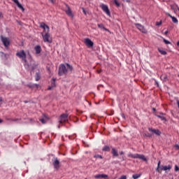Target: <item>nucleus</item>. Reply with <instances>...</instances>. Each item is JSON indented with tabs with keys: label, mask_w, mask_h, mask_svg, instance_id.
<instances>
[{
	"label": "nucleus",
	"mask_w": 179,
	"mask_h": 179,
	"mask_svg": "<svg viewBox=\"0 0 179 179\" xmlns=\"http://www.w3.org/2000/svg\"><path fill=\"white\" fill-rule=\"evenodd\" d=\"M40 27H41V29H43V31L41 33V35L43 37L44 43H48L49 44H51V43H52V38L50 35V27L45 24V23L41 22L40 24Z\"/></svg>",
	"instance_id": "obj_1"
},
{
	"label": "nucleus",
	"mask_w": 179,
	"mask_h": 179,
	"mask_svg": "<svg viewBox=\"0 0 179 179\" xmlns=\"http://www.w3.org/2000/svg\"><path fill=\"white\" fill-rule=\"evenodd\" d=\"M129 157H131V159H140L141 160H143V162H148V159H146V157L143 155H139V154H129L128 155Z\"/></svg>",
	"instance_id": "obj_2"
},
{
	"label": "nucleus",
	"mask_w": 179,
	"mask_h": 179,
	"mask_svg": "<svg viewBox=\"0 0 179 179\" xmlns=\"http://www.w3.org/2000/svg\"><path fill=\"white\" fill-rule=\"evenodd\" d=\"M66 73H68V70L66 69L65 64H60L59 67L58 75L59 76H62V75H66Z\"/></svg>",
	"instance_id": "obj_3"
},
{
	"label": "nucleus",
	"mask_w": 179,
	"mask_h": 179,
	"mask_svg": "<svg viewBox=\"0 0 179 179\" xmlns=\"http://www.w3.org/2000/svg\"><path fill=\"white\" fill-rule=\"evenodd\" d=\"M16 55L18 57V58H20L21 59H22V61L27 62V60H26V52H24V50H21L20 52H17L16 53Z\"/></svg>",
	"instance_id": "obj_4"
},
{
	"label": "nucleus",
	"mask_w": 179,
	"mask_h": 179,
	"mask_svg": "<svg viewBox=\"0 0 179 179\" xmlns=\"http://www.w3.org/2000/svg\"><path fill=\"white\" fill-rule=\"evenodd\" d=\"M24 66L27 69H28V71H30L31 72H33L34 69H37V64L36 63L31 64L30 65L27 64L24 65Z\"/></svg>",
	"instance_id": "obj_5"
},
{
	"label": "nucleus",
	"mask_w": 179,
	"mask_h": 179,
	"mask_svg": "<svg viewBox=\"0 0 179 179\" xmlns=\"http://www.w3.org/2000/svg\"><path fill=\"white\" fill-rule=\"evenodd\" d=\"M59 124H64V122H68V115L64 113L62 114L59 120Z\"/></svg>",
	"instance_id": "obj_6"
},
{
	"label": "nucleus",
	"mask_w": 179,
	"mask_h": 179,
	"mask_svg": "<svg viewBox=\"0 0 179 179\" xmlns=\"http://www.w3.org/2000/svg\"><path fill=\"white\" fill-rule=\"evenodd\" d=\"M101 8L102 10L108 15L111 16V13H110V10L108 9V6L104 3L101 4Z\"/></svg>",
	"instance_id": "obj_7"
},
{
	"label": "nucleus",
	"mask_w": 179,
	"mask_h": 179,
	"mask_svg": "<svg viewBox=\"0 0 179 179\" xmlns=\"http://www.w3.org/2000/svg\"><path fill=\"white\" fill-rule=\"evenodd\" d=\"M1 41L4 46L9 47V45L10 44V41L9 40V38H8L6 37L1 36Z\"/></svg>",
	"instance_id": "obj_8"
},
{
	"label": "nucleus",
	"mask_w": 179,
	"mask_h": 179,
	"mask_svg": "<svg viewBox=\"0 0 179 179\" xmlns=\"http://www.w3.org/2000/svg\"><path fill=\"white\" fill-rule=\"evenodd\" d=\"M136 27L140 31H141V33H144V34H146V33H148V31L146 30V29H145L144 26H142L140 24H136Z\"/></svg>",
	"instance_id": "obj_9"
},
{
	"label": "nucleus",
	"mask_w": 179,
	"mask_h": 179,
	"mask_svg": "<svg viewBox=\"0 0 179 179\" xmlns=\"http://www.w3.org/2000/svg\"><path fill=\"white\" fill-rule=\"evenodd\" d=\"M84 43L85 44V45H87V47H93L94 43L93 41H92V40H90L89 38H87L84 40Z\"/></svg>",
	"instance_id": "obj_10"
},
{
	"label": "nucleus",
	"mask_w": 179,
	"mask_h": 179,
	"mask_svg": "<svg viewBox=\"0 0 179 179\" xmlns=\"http://www.w3.org/2000/svg\"><path fill=\"white\" fill-rule=\"evenodd\" d=\"M148 131H150V132H152V134H155V135H157V136H160V135H162V131H160L159 129H155L149 127Z\"/></svg>",
	"instance_id": "obj_11"
},
{
	"label": "nucleus",
	"mask_w": 179,
	"mask_h": 179,
	"mask_svg": "<svg viewBox=\"0 0 179 179\" xmlns=\"http://www.w3.org/2000/svg\"><path fill=\"white\" fill-rule=\"evenodd\" d=\"M53 166L56 170L59 169V160H58V158H55V160L53 161Z\"/></svg>",
	"instance_id": "obj_12"
},
{
	"label": "nucleus",
	"mask_w": 179,
	"mask_h": 179,
	"mask_svg": "<svg viewBox=\"0 0 179 179\" xmlns=\"http://www.w3.org/2000/svg\"><path fill=\"white\" fill-rule=\"evenodd\" d=\"M94 177L96 179H100V178L107 179V178H108V176L106 174H97V175H95Z\"/></svg>",
	"instance_id": "obj_13"
},
{
	"label": "nucleus",
	"mask_w": 179,
	"mask_h": 179,
	"mask_svg": "<svg viewBox=\"0 0 179 179\" xmlns=\"http://www.w3.org/2000/svg\"><path fill=\"white\" fill-rule=\"evenodd\" d=\"M34 50L36 52V55H38V54H41L42 50H41V46L39 45H37L36 46L34 47Z\"/></svg>",
	"instance_id": "obj_14"
},
{
	"label": "nucleus",
	"mask_w": 179,
	"mask_h": 179,
	"mask_svg": "<svg viewBox=\"0 0 179 179\" xmlns=\"http://www.w3.org/2000/svg\"><path fill=\"white\" fill-rule=\"evenodd\" d=\"M66 13L70 17H73V14L72 13V10H71V8L67 6V10H66Z\"/></svg>",
	"instance_id": "obj_15"
},
{
	"label": "nucleus",
	"mask_w": 179,
	"mask_h": 179,
	"mask_svg": "<svg viewBox=\"0 0 179 179\" xmlns=\"http://www.w3.org/2000/svg\"><path fill=\"white\" fill-rule=\"evenodd\" d=\"M55 80H56V79L55 78H53L52 79L50 86L48 87V90H51V89H52L53 87H55V86H56Z\"/></svg>",
	"instance_id": "obj_16"
},
{
	"label": "nucleus",
	"mask_w": 179,
	"mask_h": 179,
	"mask_svg": "<svg viewBox=\"0 0 179 179\" xmlns=\"http://www.w3.org/2000/svg\"><path fill=\"white\" fill-rule=\"evenodd\" d=\"M160 170L162 171H167V170H171V165L162 166L160 167Z\"/></svg>",
	"instance_id": "obj_17"
},
{
	"label": "nucleus",
	"mask_w": 179,
	"mask_h": 179,
	"mask_svg": "<svg viewBox=\"0 0 179 179\" xmlns=\"http://www.w3.org/2000/svg\"><path fill=\"white\" fill-rule=\"evenodd\" d=\"M111 154L113 155V157H118V150L114 148L111 150Z\"/></svg>",
	"instance_id": "obj_18"
},
{
	"label": "nucleus",
	"mask_w": 179,
	"mask_h": 179,
	"mask_svg": "<svg viewBox=\"0 0 179 179\" xmlns=\"http://www.w3.org/2000/svg\"><path fill=\"white\" fill-rule=\"evenodd\" d=\"M166 15H167V16H169V17H171V19H172V22L173 23H178V20H177L176 18V17H173V16L171 15V14L169 13H166Z\"/></svg>",
	"instance_id": "obj_19"
},
{
	"label": "nucleus",
	"mask_w": 179,
	"mask_h": 179,
	"mask_svg": "<svg viewBox=\"0 0 179 179\" xmlns=\"http://www.w3.org/2000/svg\"><path fill=\"white\" fill-rule=\"evenodd\" d=\"M160 79L162 82H167V80H169V78L166 75H162L160 76Z\"/></svg>",
	"instance_id": "obj_20"
},
{
	"label": "nucleus",
	"mask_w": 179,
	"mask_h": 179,
	"mask_svg": "<svg viewBox=\"0 0 179 179\" xmlns=\"http://www.w3.org/2000/svg\"><path fill=\"white\" fill-rule=\"evenodd\" d=\"M98 27L102 30H105V31H110L108 29L104 27V24H98Z\"/></svg>",
	"instance_id": "obj_21"
},
{
	"label": "nucleus",
	"mask_w": 179,
	"mask_h": 179,
	"mask_svg": "<svg viewBox=\"0 0 179 179\" xmlns=\"http://www.w3.org/2000/svg\"><path fill=\"white\" fill-rule=\"evenodd\" d=\"M1 54V57L3 59H8V57H9V55L8 54H5L2 52H0Z\"/></svg>",
	"instance_id": "obj_22"
},
{
	"label": "nucleus",
	"mask_w": 179,
	"mask_h": 179,
	"mask_svg": "<svg viewBox=\"0 0 179 179\" xmlns=\"http://www.w3.org/2000/svg\"><path fill=\"white\" fill-rule=\"evenodd\" d=\"M103 152H110V146L108 145H105L103 148H102Z\"/></svg>",
	"instance_id": "obj_23"
},
{
	"label": "nucleus",
	"mask_w": 179,
	"mask_h": 179,
	"mask_svg": "<svg viewBox=\"0 0 179 179\" xmlns=\"http://www.w3.org/2000/svg\"><path fill=\"white\" fill-rule=\"evenodd\" d=\"M156 171H157L158 173H162V170L160 169V161H159L157 164Z\"/></svg>",
	"instance_id": "obj_24"
},
{
	"label": "nucleus",
	"mask_w": 179,
	"mask_h": 179,
	"mask_svg": "<svg viewBox=\"0 0 179 179\" xmlns=\"http://www.w3.org/2000/svg\"><path fill=\"white\" fill-rule=\"evenodd\" d=\"M158 51L162 55H167V52H166V50H162V49H158Z\"/></svg>",
	"instance_id": "obj_25"
},
{
	"label": "nucleus",
	"mask_w": 179,
	"mask_h": 179,
	"mask_svg": "<svg viewBox=\"0 0 179 179\" xmlns=\"http://www.w3.org/2000/svg\"><path fill=\"white\" fill-rule=\"evenodd\" d=\"M40 78H41V77H40V73H36V82H38V80H40Z\"/></svg>",
	"instance_id": "obj_26"
},
{
	"label": "nucleus",
	"mask_w": 179,
	"mask_h": 179,
	"mask_svg": "<svg viewBox=\"0 0 179 179\" xmlns=\"http://www.w3.org/2000/svg\"><path fill=\"white\" fill-rule=\"evenodd\" d=\"M139 177H141V174H134V175L132 176V178H133L134 179H138V178H139Z\"/></svg>",
	"instance_id": "obj_27"
},
{
	"label": "nucleus",
	"mask_w": 179,
	"mask_h": 179,
	"mask_svg": "<svg viewBox=\"0 0 179 179\" xmlns=\"http://www.w3.org/2000/svg\"><path fill=\"white\" fill-rule=\"evenodd\" d=\"M157 118H159L160 120H162V121H166V118L164 116L157 115Z\"/></svg>",
	"instance_id": "obj_28"
},
{
	"label": "nucleus",
	"mask_w": 179,
	"mask_h": 179,
	"mask_svg": "<svg viewBox=\"0 0 179 179\" xmlns=\"http://www.w3.org/2000/svg\"><path fill=\"white\" fill-rule=\"evenodd\" d=\"M17 6H18V8L20 9H21V10H22V12H24V8H23V6H22V4H20V3Z\"/></svg>",
	"instance_id": "obj_29"
},
{
	"label": "nucleus",
	"mask_w": 179,
	"mask_h": 179,
	"mask_svg": "<svg viewBox=\"0 0 179 179\" xmlns=\"http://www.w3.org/2000/svg\"><path fill=\"white\" fill-rule=\"evenodd\" d=\"M66 65L68 69H69V71H72V69H73L72 66H71L69 64L66 63Z\"/></svg>",
	"instance_id": "obj_30"
},
{
	"label": "nucleus",
	"mask_w": 179,
	"mask_h": 179,
	"mask_svg": "<svg viewBox=\"0 0 179 179\" xmlns=\"http://www.w3.org/2000/svg\"><path fill=\"white\" fill-rule=\"evenodd\" d=\"M94 157L95 159H103V156H101V155H95L94 156Z\"/></svg>",
	"instance_id": "obj_31"
},
{
	"label": "nucleus",
	"mask_w": 179,
	"mask_h": 179,
	"mask_svg": "<svg viewBox=\"0 0 179 179\" xmlns=\"http://www.w3.org/2000/svg\"><path fill=\"white\" fill-rule=\"evenodd\" d=\"M114 3L116 5V6H120V2L117 0H113Z\"/></svg>",
	"instance_id": "obj_32"
},
{
	"label": "nucleus",
	"mask_w": 179,
	"mask_h": 179,
	"mask_svg": "<svg viewBox=\"0 0 179 179\" xmlns=\"http://www.w3.org/2000/svg\"><path fill=\"white\" fill-rule=\"evenodd\" d=\"M163 41H164V43H165L166 44H171V43H170V41H167V40H166V39H163Z\"/></svg>",
	"instance_id": "obj_33"
},
{
	"label": "nucleus",
	"mask_w": 179,
	"mask_h": 179,
	"mask_svg": "<svg viewBox=\"0 0 179 179\" xmlns=\"http://www.w3.org/2000/svg\"><path fill=\"white\" fill-rule=\"evenodd\" d=\"M33 87H36V89H38V87H40V85H38V84H34L33 85Z\"/></svg>",
	"instance_id": "obj_34"
},
{
	"label": "nucleus",
	"mask_w": 179,
	"mask_h": 179,
	"mask_svg": "<svg viewBox=\"0 0 179 179\" xmlns=\"http://www.w3.org/2000/svg\"><path fill=\"white\" fill-rule=\"evenodd\" d=\"M39 121H41V122H42V124H45V120L44 118L40 119Z\"/></svg>",
	"instance_id": "obj_35"
},
{
	"label": "nucleus",
	"mask_w": 179,
	"mask_h": 179,
	"mask_svg": "<svg viewBox=\"0 0 179 179\" xmlns=\"http://www.w3.org/2000/svg\"><path fill=\"white\" fill-rule=\"evenodd\" d=\"M162 21L157 22H156V26H162Z\"/></svg>",
	"instance_id": "obj_36"
},
{
	"label": "nucleus",
	"mask_w": 179,
	"mask_h": 179,
	"mask_svg": "<svg viewBox=\"0 0 179 179\" xmlns=\"http://www.w3.org/2000/svg\"><path fill=\"white\" fill-rule=\"evenodd\" d=\"M175 171H179V167L177 165L175 166Z\"/></svg>",
	"instance_id": "obj_37"
},
{
	"label": "nucleus",
	"mask_w": 179,
	"mask_h": 179,
	"mask_svg": "<svg viewBox=\"0 0 179 179\" xmlns=\"http://www.w3.org/2000/svg\"><path fill=\"white\" fill-rule=\"evenodd\" d=\"M13 1L16 3V5H18L20 3H19V1L18 0H13Z\"/></svg>",
	"instance_id": "obj_38"
},
{
	"label": "nucleus",
	"mask_w": 179,
	"mask_h": 179,
	"mask_svg": "<svg viewBox=\"0 0 179 179\" xmlns=\"http://www.w3.org/2000/svg\"><path fill=\"white\" fill-rule=\"evenodd\" d=\"M82 10L83 13L86 15V10H85V8H82Z\"/></svg>",
	"instance_id": "obj_39"
},
{
	"label": "nucleus",
	"mask_w": 179,
	"mask_h": 179,
	"mask_svg": "<svg viewBox=\"0 0 179 179\" xmlns=\"http://www.w3.org/2000/svg\"><path fill=\"white\" fill-rule=\"evenodd\" d=\"M155 85H157V86L159 87V83L157 82V80H155Z\"/></svg>",
	"instance_id": "obj_40"
},
{
	"label": "nucleus",
	"mask_w": 179,
	"mask_h": 179,
	"mask_svg": "<svg viewBox=\"0 0 179 179\" xmlns=\"http://www.w3.org/2000/svg\"><path fill=\"white\" fill-rule=\"evenodd\" d=\"M121 115H122V118L125 119V115L124 113H122Z\"/></svg>",
	"instance_id": "obj_41"
},
{
	"label": "nucleus",
	"mask_w": 179,
	"mask_h": 179,
	"mask_svg": "<svg viewBox=\"0 0 179 179\" xmlns=\"http://www.w3.org/2000/svg\"><path fill=\"white\" fill-rule=\"evenodd\" d=\"M164 34H165V36H167V34H169V31H166L164 32Z\"/></svg>",
	"instance_id": "obj_42"
},
{
	"label": "nucleus",
	"mask_w": 179,
	"mask_h": 179,
	"mask_svg": "<svg viewBox=\"0 0 179 179\" xmlns=\"http://www.w3.org/2000/svg\"><path fill=\"white\" fill-rule=\"evenodd\" d=\"M49 1H50L51 3H54V0H49Z\"/></svg>",
	"instance_id": "obj_43"
},
{
	"label": "nucleus",
	"mask_w": 179,
	"mask_h": 179,
	"mask_svg": "<svg viewBox=\"0 0 179 179\" xmlns=\"http://www.w3.org/2000/svg\"><path fill=\"white\" fill-rule=\"evenodd\" d=\"M147 136H149V138H151L152 137V135L151 134H148Z\"/></svg>",
	"instance_id": "obj_44"
},
{
	"label": "nucleus",
	"mask_w": 179,
	"mask_h": 179,
	"mask_svg": "<svg viewBox=\"0 0 179 179\" xmlns=\"http://www.w3.org/2000/svg\"><path fill=\"white\" fill-rule=\"evenodd\" d=\"M176 149H179V145H176Z\"/></svg>",
	"instance_id": "obj_45"
},
{
	"label": "nucleus",
	"mask_w": 179,
	"mask_h": 179,
	"mask_svg": "<svg viewBox=\"0 0 179 179\" xmlns=\"http://www.w3.org/2000/svg\"><path fill=\"white\" fill-rule=\"evenodd\" d=\"M2 104V99H0V106Z\"/></svg>",
	"instance_id": "obj_46"
},
{
	"label": "nucleus",
	"mask_w": 179,
	"mask_h": 179,
	"mask_svg": "<svg viewBox=\"0 0 179 179\" xmlns=\"http://www.w3.org/2000/svg\"><path fill=\"white\" fill-rule=\"evenodd\" d=\"M120 155H124V152H122V151L120 152Z\"/></svg>",
	"instance_id": "obj_47"
},
{
	"label": "nucleus",
	"mask_w": 179,
	"mask_h": 179,
	"mask_svg": "<svg viewBox=\"0 0 179 179\" xmlns=\"http://www.w3.org/2000/svg\"><path fill=\"white\" fill-rule=\"evenodd\" d=\"M97 72L98 73H100V72H101V70H98Z\"/></svg>",
	"instance_id": "obj_48"
},
{
	"label": "nucleus",
	"mask_w": 179,
	"mask_h": 179,
	"mask_svg": "<svg viewBox=\"0 0 179 179\" xmlns=\"http://www.w3.org/2000/svg\"><path fill=\"white\" fill-rule=\"evenodd\" d=\"M177 45L179 47V41L177 42Z\"/></svg>",
	"instance_id": "obj_49"
},
{
	"label": "nucleus",
	"mask_w": 179,
	"mask_h": 179,
	"mask_svg": "<svg viewBox=\"0 0 179 179\" xmlns=\"http://www.w3.org/2000/svg\"><path fill=\"white\" fill-rule=\"evenodd\" d=\"M2 17V13L0 12V17Z\"/></svg>",
	"instance_id": "obj_50"
},
{
	"label": "nucleus",
	"mask_w": 179,
	"mask_h": 179,
	"mask_svg": "<svg viewBox=\"0 0 179 179\" xmlns=\"http://www.w3.org/2000/svg\"><path fill=\"white\" fill-rule=\"evenodd\" d=\"M153 111H156V108H152Z\"/></svg>",
	"instance_id": "obj_51"
},
{
	"label": "nucleus",
	"mask_w": 179,
	"mask_h": 179,
	"mask_svg": "<svg viewBox=\"0 0 179 179\" xmlns=\"http://www.w3.org/2000/svg\"><path fill=\"white\" fill-rule=\"evenodd\" d=\"M1 122H2V120H1V119H0V123H1Z\"/></svg>",
	"instance_id": "obj_52"
},
{
	"label": "nucleus",
	"mask_w": 179,
	"mask_h": 179,
	"mask_svg": "<svg viewBox=\"0 0 179 179\" xmlns=\"http://www.w3.org/2000/svg\"><path fill=\"white\" fill-rule=\"evenodd\" d=\"M13 121H17V119H16V120H13Z\"/></svg>",
	"instance_id": "obj_53"
},
{
	"label": "nucleus",
	"mask_w": 179,
	"mask_h": 179,
	"mask_svg": "<svg viewBox=\"0 0 179 179\" xmlns=\"http://www.w3.org/2000/svg\"><path fill=\"white\" fill-rule=\"evenodd\" d=\"M85 179H87V178H85Z\"/></svg>",
	"instance_id": "obj_54"
}]
</instances>
